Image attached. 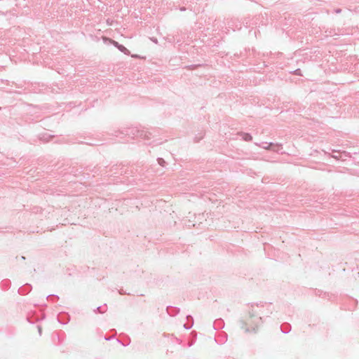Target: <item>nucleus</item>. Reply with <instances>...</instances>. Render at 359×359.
I'll use <instances>...</instances> for the list:
<instances>
[{
	"label": "nucleus",
	"mask_w": 359,
	"mask_h": 359,
	"mask_svg": "<svg viewBox=\"0 0 359 359\" xmlns=\"http://www.w3.org/2000/svg\"><path fill=\"white\" fill-rule=\"evenodd\" d=\"M102 40L104 41V43H107V42H109L111 44H113L114 46H116L120 51H121L122 53H125L126 55H129L130 54V52L129 50L126 48L124 47L122 45H120L118 42H116V41H114L111 39H109L106 36H103L102 37Z\"/></svg>",
	"instance_id": "f257e3e1"
},
{
	"label": "nucleus",
	"mask_w": 359,
	"mask_h": 359,
	"mask_svg": "<svg viewBox=\"0 0 359 359\" xmlns=\"http://www.w3.org/2000/svg\"><path fill=\"white\" fill-rule=\"evenodd\" d=\"M238 135L241 136L245 141H251L252 140V137L249 133L241 132L238 133Z\"/></svg>",
	"instance_id": "f03ea898"
},
{
	"label": "nucleus",
	"mask_w": 359,
	"mask_h": 359,
	"mask_svg": "<svg viewBox=\"0 0 359 359\" xmlns=\"http://www.w3.org/2000/svg\"><path fill=\"white\" fill-rule=\"evenodd\" d=\"M273 145L280 146V144H274L273 143L271 142V143L268 144L266 146H264V147H263V148H264V149L269 150V149H271V147L272 146H273Z\"/></svg>",
	"instance_id": "7ed1b4c3"
},
{
	"label": "nucleus",
	"mask_w": 359,
	"mask_h": 359,
	"mask_svg": "<svg viewBox=\"0 0 359 359\" xmlns=\"http://www.w3.org/2000/svg\"><path fill=\"white\" fill-rule=\"evenodd\" d=\"M158 163L161 166H164L165 163V161H164L163 158H158Z\"/></svg>",
	"instance_id": "20e7f679"
},
{
	"label": "nucleus",
	"mask_w": 359,
	"mask_h": 359,
	"mask_svg": "<svg viewBox=\"0 0 359 359\" xmlns=\"http://www.w3.org/2000/svg\"><path fill=\"white\" fill-rule=\"evenodd\" d=\"M151 40L154 42L155 43H158V40L155 38H151Z\"/></svg>",
	"instance_id": "39448f33"
},
{
	"label": "nucleus",
	"mask_w": 359,
	"mask_h": 359,
	"mask_svg": "<svg viewBox=\"0 0 359 359\" xmlns=\"http://www.w3.org/2000/svg\"><path fill=\"white\" fill-rule=\"evenodd\" d=\"M193 222H194V221H193V220H191V219H189V220H188V223H189V224H192V225H193V226H195V224H194V223H193Z\"/></svg>",
	"instance_id": "423d86ee"
},
{
	"label": "nucleus",
	"mask_w": 359,
	"mask_h": 359,
	"mask_svg": "<svg viewBox=\"0 0 359 359\" xmlns=\"http://www.w3.org/2000/svg\"><path fill=\"white\" fill-rule=\"evenodd\" d=\"M133 57L139 58L140 57L138 55H132Z\"/></svg>",
	"instance_id": "0eeeda50"
},
{
	"label": "nucleus",
	"mask_w": 359,
	"mask_h": 359,
	"mask_svg": "<svg viewBox=\"0 0 359 359\" xmlns=\"http://www.w3.org/2000/svg\"><path fill=\"white\" fill-rule=\"evenodd\" d=\"M207 215L208 214L202 213L201 215H199V216H202L203 218H205Z\"/></svg>",
	"instance_id": "6e6552de"
},
{
	"label": "nucleus",
	"mask_w": 359,
	"mask_h": 359,
	"mask_svg": "<svg viewBox=\"0 0 359 359\" xmlns=\"http://www.w3.org/2000/svg\"><path fill=\"white\" fill-rule=\"evenodd\" d=\"M38 329H39V333L41 334V327H38Z\"/></svg>",
	"instance_id": "1a4fd4ad"
},
{
	"label": "nucleus",
	"mask_w": 359,
	"mask_h": 359,
	"mask_svg": "<svg viewBox=\"0 0 359 359\" xmlns=\"http://www.w3.org/2000/svg\"><path fill=\"white\" fill-rule=\"evenodd\" d=\"M333 158H336V159H339L338 156H332Z\"/></svg>",
	"instance_id": "9d476101"
},
{
	"label": "nucleus",
	"mask_w": 359,
	"mask_h": 359,
	"mask_svg": "<svg viewBox=\"0 0 359 359\" xmlns=\"http://www.w3.org/2000/svg\"><path fill=\"white\" fill-rule=\"evenodd\" d=\"M298 72H299V69H297V70L295 71L296 74H299Z\"/></svg>",
	"instance_id": "9b49d317"
}]
</instances>
